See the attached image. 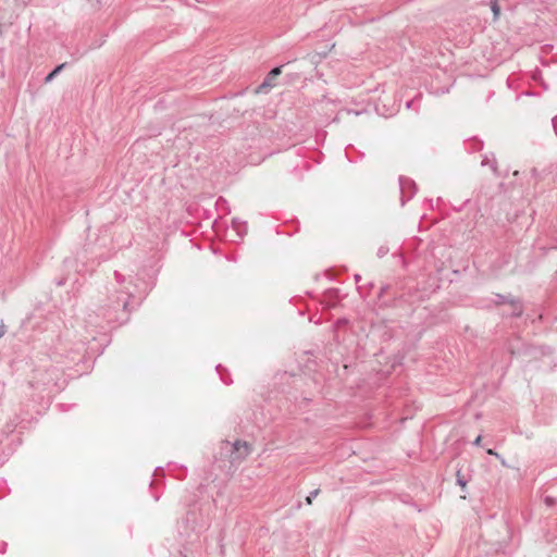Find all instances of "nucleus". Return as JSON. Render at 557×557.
Wrapping results in <instances>:
<instances>
[{"mask_svg": "<svg viewBox=\"0 0 557 557\" xmlns=\"http://www.w3.org/2000/svg\"><path fill=\"white\" fill-rule=\"evenodd\" d=\"M553 126H554L556 135H557V116L553 119Z\"/></svg>", "mask_w": 557, "mask_h": 557, "instance_id": "obj_11", "label": "nucleus"}, {"mask_svg": "<svg viewBox=\"0 0 557 557\" xmlns=\"http://www.w3.org/2000/svg\"><path fill=\"white\" fill-rule=\"evenodd\" d=\"M3 335V331L0 329V337Z\"/></svg>", "mask_w": 557, "mask_h": 557, "instance_id": "obj_17", "label": "nucleus"}, {"mask_svg": "<svg viewBox=\"0 0 557 557\" xmlns=\"http://www.w3.org/2000/svg\"><path fill=\"white\" fill-rule=\"evenodd\" d=\"M120 285L119 289H114L117 295H109L99 307V314L108 322H116L125 315L129 298L133 294L132 282L127 281L120 274L116 275Z\"/></svg>", "mask_w": 557, "mask_h": 557, "instance_id": "obj_1", "label": "nucleus"}, {"mask_svg": "<svg viewBox=\"0 0 557 557\" xmlns=\"http://www.w3.org/2000/svg\"><path fill=\"white\" fill-rule=\"evenodd\" d=\"M497 297H498V299H499V300L497 301L498 304H503V302H505V300H506V297H505V296H500V295H498Z\"/></svg>", "mask_w": 557, "mask_h": 557, "instance_id": "obj_12", "label": "nucleus"}, {"mask_svg": "<svg viewBox=\"0 0 557 557\" xmlns=\"http://www.w3.org/2000/svg\"><path fill=\"white\" fill-rule=\"evenodd\" d=\"M281 73V67H274L264 81V85H270V81L274 79Z\"/></svg>", "mask_w": 557, "mask_h": 557, "instance_id": "obj_4", "label": "nucleus"}, {"mask_svg": "<svg viewBox=\"0 0 557 557\" xmlns=\"http://www.w3.org/2000/svg\"><path fill=\"white\" fill-rule=\"evenodd\" d=\"M64 67V64L58 65L47 77L46 82H51L54 76H57L58 73Z\"/></svg>", "mask_w": 557, "mask_h": 557, "instance_id": "obj_6", "label": "nucleus"}, {"mask_svg": "<svg viewBox=\"0 0 557 557\" xmlns=\"http://www.w3.org/2000/svg\"><path fill=\"white\" fill-rule=\"evenodd\" d=\"M231 232H235L236 236L238 238H242L246 234V232H247V226H246V224L244 222H239L237 220H233L231 228L228 230L230 234H231Z\"/></svg>", "mask_w": 557, "mask_h": 557, "instance_id": "obj_3", "label": "nucleus"}, {"mask_svg": "<svg viewBox=\"0 0 557 557\" xmlns=\"http://www.w3.org/2000/svg\"><path fill=\"white\" fill-rule=\"evenodd\" d=\"M545 504L547 506H552L554 504V499L552 497H549V496H546L545 497Z\"/></svg>", "mask_w": 557, "mask_h": 557, "instance_id": "obj_9", "label": "nucleus"}, {"mask_svg": "<svg viewBox=\"0 0 557 557\" xmlns=\"http://www.w3.org/2000/svg\"><path fill=\"white\" fill-rule=\"evenodd\" d=\"M493 11L495 15H498V9L496 7H493Z\"/></svg>", "mask_w": 557, "mask_h": 557, "instance_id": "obj_14", "label": "nucleus"}, {"mask_svg": "<svg viewBox=\"0 0 557 557\" xmlns=\"http://www.w3.org/2000/svg\"><path fill=\"white\" fill-rule=\"evenodd\" d=\"M399 185H400V191H401L403 198L406 197V193L408 191L407 198L410 199L412 197V195L414 194V189H416L414 183L407 177H400Z\"/></svg>", "mask_w": 557, "mask_h": 557, "instance_id": "obj_2", "label": "nucleus"}, {"mask_svg": "<svg viewBox=\"0 0 557 557\" xmlns=\"http://www.w3.org/2000/svg\"><path fill=\"white\" fill-rule=\"evenodd\" d=\"M318 493H319V491H318V490H315V491L311 492V493H310V495L307 497V503H308V504H311L312 498H314V497L318 495Z\"/></svg>", "mask_w": 557, "mask_h": 557, "instance_id": "obj_8", "label": "nucleus"}, {"mask_svg": "<svg viewBox=\"0 0 557 557\" xmlns=\"http://www.w3.org/2000/svg\"><path fill=\"white\" fill-rule=\"evenodd\" d=\"M511 305L513 307L512 314L513 315H520L522 313V308H521L520 304L512 301Z\"/></svg>", "mask_w": 557, "mask_h": 557, "instance_id": "obj_7", "label": "nucleus"}, {"mask_svg": "<svg viewBox=\"0 0 557 557\" xmlns=\"http://www.w3.org/2000/svg\"><path fill=\"white\" fill-rule=\"evenodd\" d=\"M458 483H459L461 486H465V485H466L465 481H462L461 479H458Z\"/></svg>", "mask_w": 557, "mask_h": 557, "instance_id": "obj_13", "label": "nucleus"}, {"mask_svg": "<svg viewBox=\"0 0 557 557\" xmlns=\"http://www.w3.org/2000/svg\"><path fill=\"white\" fill-rule=\"evenodd\" d=\"M487 453H488L490 455L494 454V451H493L492 449H488V450H487Z\"/></svg>", "mask_w": 557, "mask_h": 557, "instance_id": "obj_16", "label": "nucleus"}, {"mask_svg": "<svg viewBox=\"0 0 557 557\" xmlns=\"http://www.w3.org/2000/svg\"><path fill=\"white\" fill-rule=\"evenodd\" d=\"M481 441H482V437H481V435H479V436L474 440L473 444H474V445H476V446H479V445H480V443H481Z\"/></svg>", "mask_w": 557, "mask_h": 557, "instance_id": "obj_10", "label": "nucleus"}, {"mask_svg": "<svg viewBox=\"0 0 557 557\" xmlns=\"http://www.w3.org/2000/svg\"><path fill=\"white\" fill-rule=\"evenodd\" d=\"M234 446H235V449L237 451H239L240 449H244V454L245 455H247L249 453V446H248V444L246 442H243V443L242 442H236L234 444Z\"/></svg>", "mask_w": 557, "mask_h": 557, "instance_id": "obj_5", "label": "nucleus"}, {"mask_svg": "<svg viewBox=\"0 0 557 557\" xmlns=\"http://www.w3.org/2000/svg\"><path fill=\"white\" fill-rule=\"evenodd\" d=\"M384 253H385V251H384L383 249H380V250H379V255H380V256H383Z\"/></svg>", "mask_w": 557, "mask_h": 557, "instance_id": "obj_15", "label": "nucleus"}]
</instances>
